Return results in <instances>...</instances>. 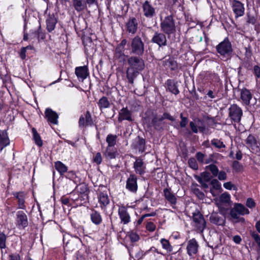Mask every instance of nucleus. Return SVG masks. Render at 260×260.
Here are the masks:
<instances>
[{"label":"nucleus","instance_id":"1","mask_svg":"<svg viewBox=\"0 0 260 260\" xmlns=\"http://www.w3.org/2000/svg\"><path fill=\"white\" fill-rule=\"evenodd\" d=\"M142 56L132 55L127 57L128 67L126 70V76L130 84L134 83V79L145 68V62L142 58Z\"/></svg>","mask_w":260,"mask_h":260},{"label":"nucleus","instance_id":"2","mask_svg":"<svg viewBox=\"0 0 260 260\" xmlns=\"http://www.w3.org/2000/svg\"><path fill=\"white\" fill-rule=\"evenodd\" d=\"M217 53L221 59L226 61L231 60L234 55V49L231 42L226 37L215 47Z\"/></svg>","mask_w":260,"mask_h":260},{"label":"nucleus","instance_id":"3","mask_svg":"<svg viewBox=\"0 0 260 260\" xmlns=\"http://www.w3.org/2000/svg\"><path fill=\"white\" fill-rule=\"evenodd\" d=\"M160 27L161 30L165 34L170 36L176 31V25L174 16L171 14L160 19Z\"/></svg>","mask_w":260,"mask_h":260},{"label":"nucleus","instance_id":"4","mask_svg":"<svg viewBox=\"0 0 260 260\" xmlns=\"http://www.w3.org/2000/svg\"><path fill=\"white\" fill-rule=\"evenodd\" d=\"M130 54L143 56L145 52V44L139 36H135L129 45Z\"/></svg>","mask_w":260,"mask_h":260},{"label":"nucleus","instance_id":"5","mask_svg":"<svg viewBox=\"0 0 260 260\" xmlns=\"http://www.w3.org/2000/svg\"><path fill=\"white\" fill-rule=\"evenodd\" d=\"M192 221L196 230L200 233H203L206 228L207 223L203 215L199 210L192 213Z\"/></svg>","mask_w":260,"mask_h":260},{"label":"nucleus","instance_id":"6","mask_svg":"<svg viewBox=\"0 0 260 260\" xmlns=\"http://www.w3.org/2000/svg\"><path fill=\"white\" fill-rule=\"evenodd\" d=\"M229 117L235 123H239L243 116V111L241 107L236 104L231 105L229 109Z\"/></svg>","mask_w":260,"mask_h":260},{"label":"nucleus","instance_id":"7","mask_svg":"<svg viewBox=\"0 0 260 260\" xmlns=\"http://www.w3.org/2000/svg\"><path fill=\"white\" fill-rule=\"evenodd\" d=\"M249 210L241 203H235L233 208H231L230 215L233 219L239 218L240 215L249 214Z\"/></svg>","mask_w":260,"mask_h":260},{"label":"nucleus","instance_id":"8","mask_svg":"<svg viewBox=\"0 0 260 260\" xmlns=\"http://www.w3.org/2000/svg\"><path fill=\"white\" fill-rule=\"evenodd\" d=\"M70 222L72 226V232H66L65 233L71 236L72 237L79 239L81 240L79 237L85 234L84 226L76 221L73 218H70Z\"/></svg>","mask_w":260,"mask_h":260},{"label":"nucleus","instance_id":"9","mask_svg":"<svg viewBox=\"0 0 260 260\" xmlns=\"http://www.w3.org/2000/svg\"><path fill=\"white\" fill-rule=\"evenodd\" d=\"M71 200L73 202L74 207L86 206L89 203V197L81 194L75 191H71Z\"/></svg>","mask_w":260,"mask_h":260},{"label":"nucleus","instance_id":"10","mask_svg":"<svg viewBox=\"0 0 260 260\" xmlns=\"http://www.w3.org/2000/svg\"><path fill=\"white\" fill-rule=\"evenodd\" d=\"M15 224L20 230H25L28 225V217L26 214L22 210L16 212Z\"/></svg>","mask_w":260,"mask_h":260},{"label":"nucleus","instance_id":"11","mask_svg":"<svg viewBox=\"0 0 260 260\" xmlns=\"http://www.w3.org/2000/svg\"><path fill=\"white\" fill-rule=\"evenodd\" d=\"M101 190L98 192V200L100 207L102 210H106L107 206L110 204V199L108 196L106 190H102V188H105L104 186H100Z\"/></svg>","mask_w":260,"mask_h":260},{"label":"nucleus","instance_id":"12","mask_svg":"<svg viewBox=\"0 0 260 260\" xmlns=\"http://www.w3.org/2000/svg\"><path fill=\"white\" fill-rule=\"evenodd\" d=\"M199 244L195 238H192L187 242L186 253L190 258H194L199 253Z\"/></svg>","mask_w":260,"mask_h":260},{"label":"nucleus","instance_id":"13","mask_svg":"<svg viewBox=\"0 0 260 260\" xmlns=\"http://www.w3.org/2000/svg\"><path fill=\"white\" fill-rule=\"evenodd\" d=\"M131 148L136 152L138 151L141 153L144 152L146 148L145 139L140 136H138L133 140Z\"/></svg>","mask_w":260,"mask_h":260},{"label":"nucleus","instance_id":"14","mask_svg":"<svg viewBox=\"0 0 260 260\" xmlns=\"http://www.w3.org/2000/svg\"><path fill=\"white\" fill-rule=\"evenodd\" d=\"M132 158L135 159L133 168L136 174L143 175L146 173V166L141 157H137L133 154L129 155Z\"/></svg>","mask_w":260,"mask_h":260},{"label":"nucleus","instance_id":"15","mask_svg":"<svg viewBox=\"0 0 260 260\" xmlns=\"http://www.w3.org/2000/svg\"><path fill=\"white\" fill-rule=\"evenodd\" d=\"M143 15L148 18H151L156 15V8L148 0L141 2Z\"/></svg>","mask_w":260,"mask_h":260},{"label":"nucleus","instance_id":"16","mask_svg":"<svg viewBox=\"0 0 260 260\" xmlns=\"http://www.w3.org/2000/svg\"><path fill=\"white\" fill-rule=\"evenodd\" d=\"M138 179L136 174L131 173L126 181L125 188L131 192L136 193L138 188Z\"/></svg>","mask_w":260,"mask_h":260},{"label":"nucleus","instance_id":"17","mask_svg":"<svg viewBox=\"0 0 260 260\" xmlns=\"http://www.w3.org/2000/svg\"><path fill=\"white\" fill-rule=\"evenodd\" d=\"M93 125V120L89 111H86L83 115H81L79 119V128H84Z\"/></svg>","mask_w":260,"mask_h":260},{"label":"nucleus","instance_id":"18","mask_svg":"<svg viewBox=\"0 0 260 260\" xmlns=\"http://www.w3.org/2000/svg\"><path fill=\"white\" fill-rule=\"evenodd\" d=\"M178 81L174 79H168L165 82V87L167 91L177 95L180 93Z\"/></svg>","mask_w":260,"mask_h":260},{"label":"nucleus","instance_id":"19","mask_svg":"<svg viewBox=\"0 0 260 260\" xmlns=\"http://www.w3.org/2000/svg\"><path fill=\"white\" fill-rule=\"evenodd\" d=\"M166 35H167L162 31H155L151 39V42L160 47L166 46L167 45Z\"/></svg>","mask_w":260,"mask_h":260},{"label":"nucleus","instance_id":"20","mask_svg":"<svg viewBox=\"0 0 260 260\" xmlns=\"http://www.w3.org/2000/svg\"><path fill=\"white\" fill-rule=\"evenodd\" d=\"M75 74L79 81L83 82L89 76V71L87 66L77 67L75 69Z\"/></svg>","mask_w":260,"mask_h":260},{"label":"nucleus","instance_id":"21","mask_svg":"<svg viewBox=\"0 0 260 260\" xmlns=\"http://www.w3.org/2000/svg\"><path fill=\"white\" fill-rule=\"evenodd\" d=\"M118 214L121 223L123 224H127L131 222V216L127 211V207L125 206L122 205L119 208Z\"/></svg>","mask_w":260,"mask_h":260},{"label":"nucleus","instance_id":"22","mask_svg":"<svg viewBox=\"0 0 260 260\" xmlns=\"http://www.w3.org/2000/svg\"><path fill=\"white\" fill-rule=\"evenodd\" d=\"M44 114V118L47 120L48 123L52 124H57L58 123V115L52 109L50 108H46Z\"/></svg>","mask_w":260,"mask_h":260},{"label":"nucleus","instance_id":"23","mask_svg":"<svg viewBox=\"0 0 260 260\" xmlns=\"http://www.w3.org/2000/svg\"><path fill=\"white\" fill-rule=\"evenodd\" d=\"M57 21V18L53 13L51 14L49 13L47 15L46 19V29L49 32H51L55 29Z\"/></svg>","mask_w":260,"mask_h":260},{"label":"nucleus","instance_id":"24","mask_svg":"<svg viewBox=\"0 0 260 260\" xmlns=\"http://www.w3.org/2000/svg\"><path fill=\"white\" fill-rule=\"evenodd\" d=\"M17 200V208L22 210H26L25 193L24 191L13 192L12 193Z\"/></svg>","mask_w":260,"mask_h":260},{"label":"nucleus","instance_id":"25","mask_svg":"<svg viewBox=\"0 0 260 260\" xmlns=\"http://www.w3.org/2000/svg\"><path fill=\"white\" fill-rule=\"evenodd\" d=\"M138 27V20L134 17H130L125 24L126 31L129 34L136 33Z\"/></svg>","mask_w":260,"mask_h":260},{"label":"nucleus","instance_id":"26","mask_svg":"<svg viewBox=\"0 0 260 260\" xmlns=\"http://www.w3.org/2000/svg\"><path fill=\"white\" fill-rule=\"evenodd\" d=\"M89 217L91 222L96 226H99L103 223L101 213L94 209H91Z\"/></svg>","mask_w":260,"mask_h":260},{"label":"nucleus","instance_id":"27","mask_svg":"<svg viewBox=\"0 0 260 260\" xmlns=\"http://www.w3.org/2000/svg\"><path fill=\"white\" fill-rule=\"evenodd\" d=\"M196 122L198 124H201V125L198 126L193 121L189 122V126L192 132L194 134H197L199 131L201 133H204L206 129V127L204 124V121L200 118H197Z\"/></svg>","mask_w":260,"mask_h":260},{"label":"nucleus","instance_id":"28","mask_svg":"<svg viewBox=\"0 0 260 260\" xmlns=\"http://www.w3.org/2000/svg\"><path fill=\"white\" fill-rule=\"evenodd\" d=\"M233 11L236 17L242 16L244 14V5L238 0H233L232 3Z\"/></svg>","mask_w":260,"mask_h":260},{"label":"nucleus","instance_id":"29","mask_svg":"<svg viewBox=\"0 0 260 260\" xmlns=\"http://www.w3.org/2000/svg\"><path fill=\"white\" fill-rule=\"evenodd\" d=\"M10 143V140L8 136L7 129H0V153Z\"/></svg>","mask_w":260,"mask_h":260},{"label":"nucleus","instance_id":"30","mask_svg":"<svg viewBox=\"0 0 260 260\" xmlns=\"http://www.w3.org/2000/svg\"><path fill=\"white\" fill-rule=\"evenodd\" d=\"M123 120H127L130 122H132L134 120L132 117L131 112L126 107L122 108L119 112L118 121L121 122Z\"/></svg>","mask_w":260,"mask_h":260},{"label":"nucleus","instance_id":"31","mask_svg":"<svg viewBox=\"0 0 260 260\" xmlns=\"http://www.w3.org/2000/svg\"><path fill=\"white\" fill-rule=\"evenodd\" d=\"M164 196L168 202L171 205L174 206L177 203V198L175 194L172 191L171 188L164 189Z\"/></svg>","mask_w":260,"mask_h":260},{"label":"nucleus","instance_id":"32","mask_svg":"<svg viewBox=\"0 0 260 260\" xmlns=\"http://www.w3.org/2000/svg\"><path fill=\"white\" fill-rule=\"evenodd\" d=\"M104 155L108 159H115L119 155L117 149L115 147L107 146Z\"/></svg>","mask_w":260,"mask_h":260},{"label":"nucleus","instance_id":"33","mask_svg":"<svg viewBox=\"0 0 260 260\" xmlns=\"http://www.w3.org/2000/svg\"><path fill=\"white\" fill-rule=\"evenodd\" d=\"M252 98V94L249 90L246 88L241 89L240 98L242 102L245 105L248 106L250 104V101Z\"/></svg>","mask_w":260,"mask_h":260},{"label":"nucleus","instance_id":"34","mask_svg":"<svg viewBox=\"0 0 260 260\" xmlns=\"http://www.w3.org/2000/svg\"><path fill=\"white\" fill-rule=\"evenodd\" d=\"M76 185V187L72 191L77 192V193H79L81 194L89 197L90 190L88 184L85 183H80V182L79 183Z\"/></svg>","mask_w":260,"mask_h":260},{"label":"nucleus","instance_id":"35","mask_svg":"<svg viewBox=\"0 0 260 260\" xmlns=\"http://www.w3.org/2000/svg\"><path fill=\"white\" fill-rule=\"evenodd\" d=\"M31 51H35V47L32 45H29L26 47H22L18 52L21 59L22 60H26L27 56L28 57V55L31 53L30 52Z\"/></svg>","mask_w":260,"mask_h":260},{"label":"nucleus","instance_id":"36","mask_svg":"<svg viewBox=\"0 0 260 260\" xmlns=\"http://www.w3.org/2000/svg\"><path fill=\"white\" fill-rule=\"evenodd\" d=\"M164 62L165 66L169 68L172 72H174L175 74H177L179 72L178 64L174 58L169 57L168 59H166Z\"/></svg>","mask_w":260,"mask_h":260},{"label":"nucleus","instance_id":"37","mask_svg":"<svg viewBox=\"0 0 260 260\" xmlns=\"http://www.w3.org/2000/svg\"><path fill=\"white\" fill-rule=\"evenodd\" d=\"M210 222L216 225L223 226L225 222V218L219 216L217 213H212L210 217Z\"/></svg>","mask_w":260,"mask_h":260},{"label":"nucleus","instance_id":"38","mask_svg":"<svg viewBox=\"0 0 260 260\" xmlns=\"http://www.w3.org/2000/svg\"><path fill=\"white\" fill-rule=\"evenodd\" d=\"M72 4L78 12H81L87 8L86 0H72Z\"/></svg>","mask_w":260,"mask_h":260},{"label":"nucleus","instance_id":"39","mask_svg":"<svg viewBox=\"0 0 260 260\" xmlns=\"http://www.w3.org/2000/svg\"><path fill=\"white\" fill-rule=\"evenodd\" d=\"M162 121V118H158L157 115L155 114L151 120V124L157 131H162L164 129Z\"/></svg>","mask_w":260,"mask_h":260},{"label":"nucleus","instance_id":"40","mask_svg":"<svg viewBox=\"0 0 260 260\" xmlns=\"http://www.w3.org/2000/svg\"><path fill=\"white\" fill-rule=\"evenodd\" d=\"M54 168L58 172L60 176L63 177L66 172L68 170V167L62 162L57 160L54 162Z\"/></svg>","mask_w":260,"mask_h":260},{"label":"nucleus","instance_id":"41","mask_svg":"<svg viewBox=\"0 0 260 260\" xmlns=\"http://www.w3.org/2000/svg\"><path fill=\"white\" fill-rule=\"evenodd\" d=\"M159 242L161 245L162 249L166 250L167 252L169 254H175L176 253H173V246L171 244L169 240L165 238H161Z\"/></svg>","mask_w":260,"mask_h":260},{"label":"nucleus","instance_id":"42","mask_svg":"<svg viewBox=\"0 0 260 260\" xmlns=\"http://www.w3.org/2000/svg\"><path fill=\"white\" fill-rule=\"evenodd\" d=\"M127 42V40L125 39H123L121 41L120 43L116 46L115 49L113 56L124 54L125 46Z\"/></svg>","mask_w":260,"mask_h":260},{"label":"nucleus","instance_id":"43","mask_svg":"<svg viewBox=\"0 0 260 260\" xmlns=\"http://www.w3.org/2000/svg\"><path fill=\"white\" fill-rule=\"evenodd\" d=\"M63 177L67 179L73 181L76 184L79 183L81 180L79 177L77 176L76 172L72 170L69 171L68 170L67 172L64 174Z\"/></svg>","mask_w":260,"mask_h":260},{"label":"nucleus","instance_id":"44","mask_svg":"<svg viewBox=\"0 0 260 260\" xmlns=\"http://www.w3.org/2000/svg\"><path fill=\"white\" fill-rule=\"evenodd\" d=\"M219 91L215 89L213 86H210L209 88L207 89V91L204 93V99L209 98L211 99H214L218 98V94Z\"/></svg>","mask_w":260,"mask_h":260},{"label":"nucleus","instance_id":"45","mask_svg":"<svg viewBox=\"0 0 260 260\" xmlns=\"http://www.w3.org/2000/svg\"><path fill=\"white\" fill-rule=\"evenodd\" d=\"M97 104L101 111H102L104 109L110 108L111 106V103L108 98L105 96H103L99 100Z\"/></svg>","mask_w":260,"mask_h":260},{"label":"nucleus","instance_id":"46","mask_svg":"<svg viewBox=\"0 0 260 260\" xmlns=\"http://www.w3.org/2000/svg\"><path fill=\"white\" fill-rule=\"evenodd\" d=\"M71 192L69 194L63 195L60 198V202L62 205L67 207H74L73 202L71 200Z\"/></svg>","mask_w":260,"mask_h":260},{"label":"nucleus","instance_id":"47","mask_svg":"<svg viewBox=\"0 0 260 260\" xmlns=\"http://www.w3.org/2000/svg\"><path fill=\"white\" fill-rule=\"evenodd\" d=\"M32 136H33V140H34L36 144L39 147H41L43 145V141L41 139V138L38 133L37 129L33 127L31 129Z\"/></svg>","mask_w":260,"mask_h":260},{"label":"nucleus","instance_id":"48","mask_svg":"<svg viewBox=\"0 0 260 260\" xmlns=\"http://www.w3.org/2000/svg\"><path fill=\"white\" fill-rule=\"evenodd\" d=\"M210 86L211 83L202 81L198 84L197 89L201 94H204Z\"/></svg>","mask_w":260,"mask_h":260},{"label":"nucleus","instance_id":"49","mask_svg":"<svg viewBox=\"0 0 260 260\" xmlns=\"http://www.w3.org/2000/svg\"><path fill=\"white\" fill-rule=\"evenodd\" d=\"M231 203L223 204L218 203V207L219 208L220 213L223 215H225L228 213L229 210L231 209Z\"/></svg>","mask_w":260,"mask_h":260},{"label":"nucleus","instance_id":"50","mask_svg":"<svg viewBox=\"0 0 260 260\" xmlns=\"http://www.w3.org/2000/svg\"><path fill=\"white\" fill-rule=\"evenodd\" d=\"M117 135L111 134H108L106 140V142L108 144L107 146L115 147L117 142Z\"/></svg>","mask_w":260,"mask_h":260},{"label":"nucleus","instance_id":"51","mask_svg":"<svg viewBox=\"0 0 260 260\" xmlns=\"http://www.w3.org/2000/svg\"><path fill=\"white\" fill-rule=\"evenodd\" d=\"M7 239L6 235L3 232L0 231V249L2 255L4 252L3 250L6 248Z\"/></svg>","mask_w":260,"mask_h":260},{"label":"nucleus","instance_id":"52","mask_svg":"<svg viewBox=\"0 0 260 260\" xmlns=\"http://www.w3.org/2000/svg\"><path fill=\"white\" fill-rule=\"evenodd\" d=\"M150 252H156L157 254L164 255V254L161 251H158V250L156 248H155L154 246H152L149 249H148L145 251L141 250V252L138 254H141V256L139 257V259H143Z\"/></svg>","mask_w":260,"mask_h":260},{"label":"nucleus","instance_id":"53","mask_svg":"<svg viewBox=\"0 0 260 260\" xmlns=\"http://www.w3.org/2000/svg\"><path fill=\"white\" fill-rule=\"evenodd\" d=\"M219 203L223 204L232 203L230 194L226 192L222 193L219 197Z\"/></svg>","mask_w":260,"mask_h":260},{"label":"nucleus","instance_id":"54","mask_svg":"<svg viewBox=\"0 0 260 260\" xmlns=\"http://www.w3.org/2000/svg\"><path fill=\"white\" fill-rule=\"evenodd\" d=\"M245 142L247 145L251 147L257 145V140L254 136L252 134L249 135L245 140Z\"/></svg>","mask_w":260,"mask_h":260},{"label":"nucleus","instance_id":"55","mask_svg":"<svg viewBox=\"0 0 260 260\" xmlns=\"http://www.w3.org/2000/svg\"><path fill=\"white\" fill-rule=\"evenodd\" d=\"M211 144L218 149L224 148L225 145L223 142L218 139H213L211 141Z\"/></svg>","mask_w":260,"mask_h":260},{"label":"nucleus","instance_id":"56","mask_svg":"<svg viewBox=\"0 0 260 260\" xmlns=\"http://www.w3.org/2000/svg\"><path fill=\"white\" fill-rule=\"evenodd\" d=\"M205 169L209 170L214 177H216L218 175L219 170L218 167L214 164L207 166L205 167Z\"/></svg>","mask_w":260,"mask_h":260},{"label":"nucleus","instance_id":"57","mask_svg":"<svg viewBox=\"0 0 260 260\" xmlns=\"http://www.w3.org/2000/svg\"><path fill=\"white\" fill-rule=\"evenodd\" d=\"M129 56H130L126 55L125 54H122L121 55L113 56V57L115 60L118 61L120 64L123 65L127 61V57Z\"/></svg>","mask_w":260,"mask_h":260},{"label":"nucleus","instance_id":"58","mask_svg":"<svg viewBox=\"0 0 260 260\" xmlns=\"http://www.w3.org/2000/svg\"><path fill=\"white\" fill-rule=\"evenodd\" d=\"M103 160V157L101 152H96L93 156L92 162L95 164L96 165L101 164Z\"/></svg>","mask_w":260,"mask_h":260},{"label":"nucleus","instance_id":"59","mask_svg":"<svg viewBox=\"0 0 260 260\" xmlns=\"http://www.w3.org/2000/svg\"><path fill=\"white\" fill-rule=\"evenodd\" d=\"M232 168L236 172H240L243 169L242 165L238 160L233 161Z\"/></svg>","mask_w":260,"mask_h":260},{"label":"nucleus","instance_id":"60","mask_svg":"<svg viewBox=\"0 0 260 260\" xmlns=\"http://www.w3.org/2000/svg\"><path fill=\"white\" fill-rule=\"evenodd\" d=\"M188 164L189 167L193 170H197L199 169V166L197 160L194 157H190L188 159Z\"/></svg>","mask_w":260,"mask_h":260},{"label":"nucleus","instance_id":"61","mask_svg":"<svg viewBox=\"0 0 260 260\" xmlns=\"http://www.w3.org/2000/svg\"><path fill=\"white\" fill-rule=\"evenodd\" d=\"M250 235L257 245L258 248H260V236L255 231H250Z\"/></svg>","mask_w":260,"mask_h":260},{"label":"nucleus","instance_id":"62","mask_svg":"<svg viewBox=\"0 0 260 260\" xmlns=\"http://www.w3.org/2000/svg\"><path fill=\"white\" fill-rule=\"evenodd\" d=\"M6 111L4 101L3 99H0V122L5 116Z\"/></svg>","mask_w":260,"mask_h":260},{"label":"nucleus","instance_id":"63","mask_svg":"<svg viewBox=\"0 0 260 260\" xmlns=\"http://www.w3.org/2000/svg\"><path fill=\"white\" fill-rule=\"evenodd\" d=\"M128 237L130 239V240L132 242H136L140 240L139 235L134 231H132L129 232Z\"/></svg>","mask_w":260,"mask_h":260},{"label":"nucleus","instance_id":"64","mask_svg":"<svg viewBox=\"0 0 260 260\" xmlns=\"http://www.w3.org/2000/svg\"><path fill=\"white\" fill-rule=\"evenodd\" d=\"M199 176L205 182H210L212 178V176L210 175V173L207 171H204L201 173L200 176Z\"/></svg>","mask_w":260,"mask_h":260}]
</instances>
